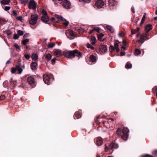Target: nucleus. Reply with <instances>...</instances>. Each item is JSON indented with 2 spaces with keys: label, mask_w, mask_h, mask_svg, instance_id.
<instances>
[{
  "label": "nucleus",
  "mask_w": 157,
  "mask_h": 157,
  "mask_svg": "<svg viewBox=\"0 0 157 157\" xmlns=\"http://www.w3.org/2000/svg\"><path fill=\"white\" fill-rule=\"evenodd\" d=\"M129 130L126 128H124L122 130L123 135L122 136V138L125 140H127L128 136Z\"/></svg>",
  "instance_id": "nucleus-5"
},
{
  "label": "nucleus",
  "mask_w": 157,
  "mask_h": 157,
  "mask_svg": "<svg viewBox=\"0 0 157 157\" xmlns=\"http://www.w3.org/2000/svg\"><path fill=\"white\" fill-rule=\"evenodd\" d=\"M56 18L54 17H52V18L51 20L52 22H54L56 21Z\"/></svg>",
  "instance_id": "nucleus-56"
},
{
  "label": "nucleus",
  "mask_w": 157,
  "mask_h": 157,
  "mask_svg": "<svg viewBox=\"0 0 157 157\" xmlns=\"http://www.w3.org/2000/svg\"><path fill=\"white\" fill-rule=\"evenodd\" d=\"M38 16L36 14H32L31 17V19L29 21L30 24L33 25L36 24L38 20Z\"/></svg>",
  "instance_id": "nucleus-3"
},
{
  "label": "nucleus",
  "mask_w": 157,
  "mask_h": 157,
  "mask_svg": "<svg viewBox=\"0 0 157 157\" xmlns=\"http://www.w3.org/2000/svg\"><path fill=\"white\" fill-rule=\"evenodd\" d=\"M43 80L45 83L47 84L50 83L52 81V78H51L49 76L46 74L43 75Z\"/></svg>",
  "instance_id": "nucleus-8"
},
{
  "label": "nucleus",
  "mask_w": 157,
  "mask_h": 157,
  "mask_svg": "<svg viewBox=\"0 0 157 157\" xmlns=\"http://www.w3.org/2000/svg\"><path fill=\"white\" fill-rule=\"evenodd\" d=\"M145 40L143 35H142L141 36L140 40H137V41L141 43V44H143L144 43Z\"/></svg>",
  "instance_id": "nucleus-25"
},
{
  "label": "nucleus",
  "mask_w": 157,
  "mask_h": 157,
  "mask_svg": "<svg viewBox=\"0 0 157 157\" xmlns=\"http://www.w3.org/2000/svg\"><path fill=\"white\" fill-rule=\"evenodd\" d=\"M14 46L18 52L20 51V47L18 44H15L14 45Z\"/></svg>",
  "instance_id": "nucleus-32"
},
{
  "label": "nucleus",
  "mask_w": 157,
  "mask_h": 157,
  "mask_svg": "<svg viewBox=\"0 0 157 157\" xmlns=\"http://www.w3.org/2000/svg\"><path fill=\"white\" fill-rule=\"evenodd\" d=\"M81 117V115L78 112H76L74 115V119H78Z\"/></svg>",
  "instance_id": "nucleus-19"
},
{
  "label": "nucleus",
  "mask_w": 157,
  "mask_h": 157,
  "mask_svg": "<svg viewBox=\"0 0 157 157\" xmlns=\"http://www.w3.org/2000/svg\"><path fill=\"white\" fill-rule=\"evenodd\" d=\"M13 15L14 17H16L17 16V13L15 11V10L13 11Z\"/></svg>",
  "instance_id": "nucleus-50"
},
{
  "label": "nucleus",
  "mask_w": 157,
  "mask_h": 157,
  "mask_svg": "<svg viewBox=\"0 0 157 157\" xmlns=\"http://www.w3.org/2000/svg\"><path fill=\"white\" fill-rule=\"evenodd\" d=\"M27 82L29 84H31L34 83L35 80L34 78L32 77H28L27 78Z\"/></svg>",
  "instance_id": "nucleus-15"
},
{
  "label": "nucleus",
  "mask_w": 157,
  "mask_h": 157,
  "mask_svg": "<svg viewBox=\"0 0 157 157\" xmlns=\"http://www.w3.org/2000/svg\"><path fill=\"white\" fill-rule=\"evenodd\" d=\"M16 71H18V73L19 74H21L22 73L23 70L20 65L17 66L16 67L13 68L11 69V72L13 74L15 73Z\"/></svg>",
  "instance_id": "nucleus-7"
},
{
  "label": "nucleus",
  "mask_w": 157,
  "mask_h": 157,
  "mask_svg": "<svg viewBox=\"0 0 157 157\" xmlns=\"http://www.w3.org/2000/svg\"><path fill=\"white\" fill-rule=\"evenodd\" d=\"M32 58L34 60H37L38 59V56L36 54L33 53L31 56Z\"/></svg>",
  "instance_id": "nucleus-20"
},
{
  "label": "nucleus",
  "mask_w": 157,
  "mask_h": 157,
  "mask_svg": "<svg viewBox=\"0 0 157 157\" xmlns=\"http://www.w3.org/2000/svg\"><path fill=\"white\" fill-rule=\"evenodd\" d=\"M79 1L80 2H82L83 4H84L85 3V1L84 0H79Z\"/></svg>",
  "instance_id": "nucleus-61"
},
{
  "label": "nucleus",
  "mask_w": 157,
  "mask_h": 157,
  "mask_svg": "<svg viewBox=\"0 0 157 157\" xmlns=\"http://www.w3.org/2000/svg\"><path fill=\"white\" fill-rule=\"evenodd\" d=\"M91 44L92 45H94L95 43L96 38L94 36H92L91 38Z\"/></svg>",
  "instance_id": "nucleus-27"
},
{
  "label": "nucleus",
  "mask_w": 157,
  "mask_h": 157,
  "mask_svg": "<svg viewBox=\"0 0 157 157\" xmlns=\"http://www.w3.org/2000/svg\"><path fill=\"white\" fill-rule=\"evenodd\" d=\"M42 21L45 23H47L48 21L49 18L48 16H42L41 17Z\"/></svg>",
  "instance_id": "nucleus-18"
},
{
  "label": "nucleus",
  "mask_w": 157,
  "mask_h": 157,
  "mask_svg": "<svg viewBox=\"0 0 157 157\" xmlns=\"http://www.w3.org/2000/svg\"><path fill=\"white\" fill-rule=\"evenodd\" d=\"M24 57L27 59H29L30 57V56L28 54H25L24 55Z\"/></svg>",
  "instance_id": "nucleus-46"
},
{
  "label": "nucleus",
  "mask_w": 157,
  "mask_h": 157,
  "mask_svg": "<svg viewBox=\"0 0 157 157\" xmlns=\"http://www.w3.org/2000/svg\"><path fill=\"white\" fill-rule=\"evenodd\" d=\"M109 4L110 6H115L117 4V0H109Z\"/></svg>",
  "instance_id": "nucleus-14"
},
{
  "label": "nucleus",
  "mask_w": 157,
  "mask_h": 157,
  "mask_svg": "<svg viewBox=\"0 0 157 157\" xmlns=\"http://www.w3.org/2000/svg\"><path fill=\"white\" fill-rule=\"evenodd\" d=\"M152 29V25L150 24L147 25L145 27V29L147 33H148Z\"/></svg>",
  "instance_id": "nucleus-17"
},
{
  "label": "nucleus",
  "mask_w": 157,
  "mask_h": 157,
  "mask_svg": "<svg viewBox=\"0 0 157 157\" xmlns=\"http://www.w3.org/2000/svg\"><path fill=\"white\" fill-rule=\"evenodd\" d=\"M29 42V39H26L21 41V43L24 45H26V44Z\"/></svg>",
  "instance_id": "nucleus-28"
},
{
  "label": "nucleus",
  "mask_w": 157,
  "mask_h": 157,
  "mask_svg": "<svg viewBox=\"0 0 157 157\" xmlns=\"http://www.w3.org/2000/svg\"><path fill=\"white\" fill-rule=\"evenodd\" d=\"M17 33L19 36H22L24 34L23 31L20 30H19L18 31Z\"/></svg>",
  "instance_id": "nucleus-41"
},
{
  "label": "nucleus",
  "mask_w": 157,
  "mask_h": 157,
  "mask_svg": "<svg viewBox=\"0 0 157 157\" xmlns=\"http://www.w3.org/2000/svg\"><path fill=\"white\" fill-rule=\"evenodd\" d=\"M29 0H20V1L22 4L25 5L28 2Z\"/></svg>",
  "instance_id": "nucleus-36"
},
{
  "label": "nucleus",
  "mask_w": 157,
  "mask_h": 157,
  "mask_svg": "<svg viewBox=\"0 0 157 157\" xmlns=\"http://www.w3.org/2000/svg\"><path fill=\"white\" fill-rule=\"evenodd\" d=\"M10 8L9 6H5L4 8V10L6 11H8L9 10Z\"/></svg>",
  "instance_id": "nucleus-55"
},
{
  "label": "nucleus",
  "mask_w": 157,
  "mask_h": 157,
  "mask_svg": "<svg viewBox=\"0 0 157 157\" xmlns=\"http://www.w3.org/2000/svg\"><path fill=\"white\" fill-rule=\"evenodd\" d=\"M119 146L118 144L114 143L113 142L111 143L108 146V147L105 145V151L106 152H107L109 150H112L114 149H117L118 147Z\"/></svg>",
  "instance_id": "nucleus-2"
},
{
  "label": "nucleus",
  "mask_w": 157,
  "mask_h": 157,
  "mask_svg": "<svg viewBox=\"0 0 157 157\" xmlns=\"http://www.w3.org/2000/svg\"><path fill=\"white\" fill-rule=\"evenodd\" d=\"M141 53V51L139 49H136L135 51V54L136 55H138Z\"/></svg>",
  "instance_id": "nucleus-38"
},
{
  "label": "nucleus",
  "mask_w": 157,
  "mask_h": 157,
  "mask_svg": "<svg viewBox=\"0 0 157 157\" xmlns=\"http://www.w3.org/2000/svg\"><path fill=\"white\" fill-rule=\"evenodd\" d=\"M54 54L55 56H58L59 55V51L58 50H56L54 52Z\"/></svg>",
  "instance_id": "nucleus-45"
},
{
  "label": "nucleus",
  "mask_w": 157,
  "mask_h": 157,
  "mask_svg": "<svg viewBox=\"0 0 157 157\" xmlns=\"http://www.w3.org/2000/svg\"><path fill=\"white\" fill-rule=\"evenodd\" d=\"M52 57V56L50 54L48 53L45 55V58L48 61L50 60L51 59Z\"/></svg>",
  "instance_id": "nucleus-22"
},
{
  "label": "nucleus",
  "mask_w": 157,
  "mask_h": 157,
  "mask_svg": "<svg viewBox=\"0 0 157 157\" xmlns=\"http://www.w3.org/2000/svg\"><path fill=\"white\" fill-rule=\"evenodd\" d=\"M54 17H55L56 20V22H58L59 21V16L57 14H55Z\"/></svg>",
  "instance_id": "nucleus-43"
},
{
  "label": "nucleus",
  "mask_w": 157,
  "mask_h": 157,
  "mask_svg": "<svg viewBox=\"0 0 157 157\" xmlns=\"http://www.w3.org/2000/svg\"><path fill=\"white\" fill-rule=\"evenodd\" d=\"M115 49L114 47L112 45H111L109 47V50L110 52H113L114 51Z\"/></svg>",
  "instance_id": "nucleus-40"
},
{
  "label": "nucleus",
  "mask_w": 157,
  "mask_h": 157,
  "mask_svg": "<svg viewBox=\"0 0 157 157\" xmlns=\"http://www.w3.org/2000/svg\"><path fill=\"white\" fill-rule=\"evenodd\" d=\"M18 20L21 21L22 20V17H19L16 18Z\"/></svg>",
  "instance_id": "nucleus-57"
},
{
  "label": "nucleus",
  "mask_w": 157,
  "mask_h": 157,
  "mask_svg": "<svg viewBox=\"0 0 157 157\" xmlns=\"http://www.w3.org/2000/svg\"><path fill=\"white\" fill-rule=\"evenodd\" d=\"M42 13L43 14V16H48L47 12L44 10H43L42 11Z\"/></svg>",
  "instance_id": "nucleus-42"
},
{
  "label": "nucleus",
  "mask_w": 157,
  "mask_h": 157,
  "mask_svg": "<svg viewBox=\"0 0 157 157\" xmlns=\"http://www.w3.org/2000/svg\"><path fill=\"white\" fill-rule=\"evenodd\" d=\"M121 131L120 128H118L117 131V133L119 136H120L121 134Z\"/></svg>",
  "instance_id": "nucleus-33"
},
{
  "label": "nucleus",
  "mask_w": 157,
  "mask_h": 157,
  "mask_svg": "<svg viewBox=\"0 0 157 157\" xmlns=\"http://www.w3.org/2000/svg\"><path fill=\"white\" fill-rule=\"evenodd\" d=\"M6 20L4 19L0 18V25H3L5 23Z\"/></svg>",
  "instance_id": "nucleus-37"
},
{
  "label": "nucleus",
  "mask_w": 157,
  "mask_h": 157,
  "mask_svg": "<svg viewBox=\"0 0 157 157\" xmlns=\"http://www.w3.org/2000/svg\"><path fill=\"white\" fill-rule=\"evenodd\" d=\"M118 44L117 43H115L114 44V47L116 49L117 48H118Z\"/></svg>",
  "instance_id": "nucleus-54"
},
{
  "label": "nucleus",
  "mask_w": 157,
  "mask_h": 157,
  "mask_svg": "<svg viewBox=\"0 0 157 157\" xmlns=\"http://www.w3.org/2000/svg\"><path fill=\"white\" fill-rule=\"evenodd\" d=\"M106 28L107 29L109 30L111 33L114 31L113 28L111 26L109 25H106Z\"/></svg>",
  "instance_id": "nucleus-26"
},
{
  "label": "nucleus",
  "mask_w": 157,
  "mask_h": 157,
  "mask_svg": "<svg viewBox=\"0 0 157 157\" xmlns=\"http://www.w3.org/2000/svg\"><path fill=\"white\" fill-rule=\"evenodd\" d=\"M10 1V0H2L1 1V3L2 4L7 5L9 3Z\"/></svg>",
  "instance_id": "nucleus-24"
},
{
  "label": "nucleus",
  "mask_w": 157,
  "mask_h": 157,
  "mask_svg": "<svg viewBox=\"0 0 157 157\" xmlns=\"http://www.w3.org/2000/svg\"><path fill=\"white\" fill-rule=\"evenodd\" d=\"M87 47L88 48H90L92 50H94V47L89 43L87 44Z\"/></svg>",
  "instance_id": "nucleus-39"
},
{
  "label": "nucleus",
  "mask_w": 157,
  "mask_h": 157,
  "mask_svg": "<svg viewBox=\"0 0 157 157\" xmlns=\"http://www.w3.org/2000/svg\"><path fill=\"white\" fill-rule=\"evenodd\" d=\"M59 23L62 24L66 26H67L68 25L69 22L67 21L66 19L61 16H59Z\"/></svg>",
  "instance_id": "nucleus-11"
},
{
  "label": "nucleus",
  "mask_w": 157,
  "mask_h": 157,
  "mask_svg": "<svg viewBox=\"0 0 157 157\" xmlns=\"http://www.w3.org/2000/svg\"><path fill=\"white\" fill-rule=\"evenodd\" d=\"M94 31H95L97 32H99L101 29L99 27H94L92 28Z\"/></svg>",
  "instance_id": "nucleus-35"
},
{
  "label": "nucleus",
  "mask_w": 157,
  "mask_h": 157,
  "mask_svg": "<svg viewBox=\"0 0 157 157\" xmlns=\"http://www.w3.org/2000/svg\"><path fill=\"white\" fill-rule=\"evenodd\" d=\"M102 144V140L100 137H98L97 139L96 144L98 146H100Z\"/></svg>",
  "instance_id": "nucleus-16"
},
{
  "label": "nucleus",
  "mask_w": 157,
  "mask_h": 157,
  "mask_svg": "<svg viewBox=\"0 0 157 157\" xmlns=\"http://www.w3.org/2000/svg\"><path fill=\"white\" fill-rule=\"evenodd\" d=\"M56 58H53L52 60V64H54L55 63Z\"/></svg>",
  "instance_id": "nucleus-48"
},
{
  "label": "nucleus",
  "mask_w": 157,
  "mask_h": 157,
  "mask_svg": "<svg viewBox=\"0 0 157 157\" xmlns=\"http://www.w3.org/2000/svg\"><path fill=\"white\" fill-rule=\"evenodd\" d=\"M124 34L121 32H120L119 33V36L120 37H122L124 36Z\"/></svg>",
  "instance_id": "nucleus-49"
},
{
  "label": "nucleus",
  "mask_w": 157,
  "mask_h": 157,
  "mask_svg": "<svg viewBox=\"0 0 157 157\" xmlns=\"http://www.w3.org/2000/svg\"><path fill=\"white\" fill-rule=\"evenodd\" d=\"M37 3L34 0H30L29 3L28 8L30 9L35 10Z\"/></svg>",
  "instance_id": "nucleus-4"
},
{
  "label": "nucleus",
  "mask_w": 157,
  "mask_h": 157,
  "mask_svg": "<svg viewBox=\"0 0 157 157\" xmlns=\"http://www.w3.org/2000/svg\"><path fill=\"white\" fill-rule=\"evenodd\" d=\"M78 32L79 34H82L83 32H86V30L83 28H81L78 29Z\"/></svg>",
  "instance_id": "nucleus-29"
},
{
  "label": "nucleus",
  "mask_w": 157,
  "mask_h": 157,
  "mask_svg": "<svg viewBox=\"0 0 157 157\" xmlns=\"http://www.w3.org/2000/svg\"><path fill=\"white\" fill-rule=\"evenodd\" d=\"M132 67V64L128 62L126 63V64L125 66V67L126 69H130Z\"/></svg>",
  "instance_id": "nucleus-21"
},
{
  "label": "nucleus",
  "mask_w": 157,
  "mask_h": 157,
  "mask_svg": "<svg viewBox=\"0 0 157 157\" xmlns=\"http://www.w3.org/2000/svg\"><path fill=\"white\" fill-rule=\"evenodd\" d=\"M104 36V35L102 33H100L98 35V40L100 41H103L104 40H102V37Z\"/></svg>",
  "instance_id": "nucleus-23"
},
{
  "label": "nucleus",
  "mask_w": 157,
  "mask_h": 157,
  "mask_svg": "<svg viewBox=\"0 0 157 157\" xmlns=\"http://www.w3.org/2000/svg\"><path fill=\"white\" fill-rule=\"evenodd\" d=\"M104 5V2L102 0H97L96 3L94 7L98 9L101 8Z\"/></svg>",
  "instance_id": "nucleus-9"
},
{
  "label": "nucleus",
  "mask_w": 157,
  "mask_h": 157,
  "mask_svg": "<svg viewBox=\"0 0 157 157\" xmlns=\"http://www.w3.org/2000/svg\"><path fill=\"white\" fill-rule=\"evenodd\" d=\"M90 61L92 62H94L96 61L95 57L93 55H90Z\"/></svg>",
  "instance_id": "nucleus-30"
},
{
  "label": "nucleus",
  "mask_w": 157,
  "mask_h": 157,
  "mask_svg": "<svg viewBox=\"0 0 157 157\" xmlns=\"http://www.w3.org/2000/svg\"><path fill=\"white\" fill-rule=\"evenodd\" d=\"M93 31H94V30L93 29H92V30H90V31L89 32V34H91L93 33Z\"/></svg>",
  "instance_id": "nucleus-62"
},
{
  "label": "nucleus",
  "mask_w": 157,
  "mask_h": 157,
  "mask_svg": "<svg viewBox=\"0 0 157 157\" xmlns=\"http://www.w3.org/2000/svg\"><path fill=\"white\" fill-rule=\"evenodd\" d=\"M5 97L4 95H1L0 96V100H3L4 99Z\"/></svg>",
  "instance_id": "nucleus-53"
},
{
  "label": "nucleus",
  "mask_w": 157,
  "mask_h": 157,
  "mask_svg": "<svg viewBox=\"0 0 157 157\" xmlns=\"http://www.w3.org/2000/svg\"><path fill=\"white\" fill-rule=\"evenodd\" d=\"M136 31L135 30H132L131 31L132 34H134L136 33Z\"/></svg>",
  "instance_id": "nucleus-58"
},
{
  "label": "nucleus",
  "mask_w": 157,
  "mask_h": 157,
  "mask_svg": "<svg viewBox=\"0 0 157 157\" xmlns=\"http://www.w3.org/2000/svg\"><path fill=\"white\" fill-rule=\"evenodd\" d=\"M54 2L56 6H58V4L59 2L58 1L59 0H52Z\"/></svg>",
  "instance_id": "nucleus-51"
},
{
  "label": "nucleus",
  "mask_w": 157,
  "mask_h": 157,
  "mask_svg": "<svg viewBox=\"0 0 157 157\" xmlns=\"http://www.w3.org/2000/svg\"><path fill=\"white\" fill-rule=\"evenodd\" d=\"M63 54L65 57L70 59L74 58L75 56L79 58L82 56V53L77 49L73 51H65L63 52Z\"/></svg>",
  "instance_id": "nucleus-1"
},
{
  "label": "nucleus",
  "mask_w": 157,
  "mask_h": 157,
  "mask_svg": "<svg viewBox=\"0 0 157 157\" xmlns=\"http://www.w3.org/2000/svg\"><path fill=\"white\" fill-rule=\"evenodd\" d=\"M99 51L102 53H104L107 52V48L105 45H101L100 46Z\"/></svg>",
  "instance_id": "nucleus-12"
},
{
  "label": "nucleus",
  "mask_w": 157,
  "mask_h": 157,
  "mask_svg": "<svg viewBox=\"0 0 157 157\" xmlns=\"http://www.w3.org/2000/svg\"><path fill=\"white\" fill-rule=\"evenodd\" d=\"M91 0H85V2L86 3H89L90 2Z\"/></svg>",
  "instance_id": "nucleus-63"
},
{
  "label": "nucleus",
  "mask_w": 157,
  "mask_h": 157,
  "mask_svg": "<svg viewBox=\"0 0 157 157\" xmlns=\"http://www.w3.org/2000/svg\"><path fill=\"white\" fill-rule=\"evenodd\" d=\"M19 35L17 34H15L13 38L15 39H17L19 38Z\"/></svg>",
  "instance_id": "nucleus-47"
},
{
  "label": "nucleus",
  "mask_w": 157,
  "mask_h": 157,
  "mask_svg": "<svg viewBox=\"0 0 157 157\" xmlns=\"http://www.w3.org/2000/svg\"><path fill=\"white\" fill-rule=\"evenodd\" d=\"M145 15H144L143 17V18L142 19L141 21H142V23H144V21L145 20Z\"/></svg>",
  "instance_id": "nucleus-52"
},
{
  "label": "nucleus",
  "mask_w": 157,
  "mask_h": 157,
  "mask_svg": "<svg viewBox=\"0 0 157 157\" xmlns=\"http://www.w3.org/2000/svg\"><path fill=\"white\" fill-rule=\"evenodd\" d=\"M55 45V44L54 43H52L48 44V48H51L54 47Z\"/></svg>",
  "instance_id": "nucleus-31"
},
{
  "label": "nucleus",
  "mask_w": 157,
  "mask_h": 157,
  "mask_svg": "<svg viewBox=\"0 0 157 157\" xmlns=\"http://www.w3.org/2000/svg\"><path fill=\"white\" fill-rule=\"evenodd\" d=\"M63 7L66 9H69L71 8V4L70 2L67 0H65L60 3Z\"/></svg>",
  "instance_id": "nucleus-6"
},
{
  "label": "nucleus",
  "mask_w": 157,
  "mask_h": 157,
  "mask_svg": "<svg viewBox=\"0 0 157 157\" xmlns=\"http://www.w3.org/2000/svg\"><path fill=\"white\" fill-rule=\"evenodd\" d=\"M123 43L124 44V45L122 46L121 47V48L125 50V46L126 45V42L124 40H123Z\"/></svg>",
  "instance_id": "nucleus-44"
},
{
  "label": "nucleus",
  "mask_w": 157,
  "mask_h": 157,
  "mask_svg": "<svg viewBox=\"0 0 157 157\" xmlns=\"http://www.w3.org/2000/svg\"><path fill=\"white\" fill-rule=\"evenodd\" d=\"M66 34L67 37L70 40L73 39L75 38L74 32L72 30H70L66 33Z\"/></svg>",
  "instance_id": "nucleus-10"
},
{
  "label": "nucleus",
  "mask_w": 157,
  "mask_h": 157,
  "mask_svg": "<svg viewBox=\"0 0 157 157\" xmlns=\"http://www.w3.org/2000/svg\"><path fill=\"white\" fill-rule=\"evenodd\" d=\"M143 157H152V156L150 155H146L144 156Z\"/></svg>",
  "instance_id": "nucleus-64"
},
{
  "label": "nucleus",
  "mask_w": 157,
  "mask_h": 157,
  "mask_svg": "<svg viewBox=\"0 0 157 157\" xmlns=\"http://www.w3.org/2000/svg\"><path fill=\"white\" fill-rule=\"evenodd\" d=\"M131 10H132V12L133 13H135V11L134 10V8L133 7H132L131 8Z\"/></svg>",
  "instance_id": "nucleus-59"
},
{
  "label": "nucleus",
  "mask_w": 157,
  "mask_h": 157,
  "mask_svg": "<svg viewBox=\"0 0 157 157\" xmlns=\"http://www.w3.org/2000/svg\"><path fill=\"white\" fill-rule=\"evenodd\" d=\"M37 64L36 62L32 63L31 64V68L33 70H35L37 68Z\"/></svg>",
  "instance_id": "nucleus-13"
},
{
  "label": "nucleus",
  "mask_w": 157,
  "mask_h": 157,
  "mask_svg": "<svg viewBox=\"0 0 157 157\" xmlns=\"http://www.w3.org/2000/svg\"><path fill=\"white\" fill-rule=\"evenodd\" d=\"M125 52H121V56H124L125 55Z\"/></svg>",
  "instance_id": "nucleus-60"
},
{
  "label": "nucleus",
  "mask_w": 157,
  "mask_h": 157,
  "mask_svg": "<svg viewBox=\"0 0 157 157\" xmlns=\"http://www.w3.org/2000/svg\"><path fill=\"white\" fill-rule=\"evenodd\" d=\"M152 91L153 93L156 94V96L157 97V86L154 87L152 89Z\"/></svg>",
  "instance_id": "nucleus-34"
}]
</instances>
